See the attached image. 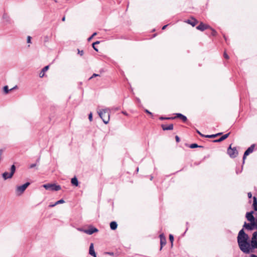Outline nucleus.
I'll list each match as a JSON object with an SVG mask.
<instances>
[{
  "instance_id": "f257e3e1",
  "label": "nucleus",
  "mask_w": 257,
  "mask_h": 257,
  "mask_svg": "<svg viewBox=\"0 0 257 257\" xmlns=\"http://www.w3.org/2000/svg\"><path fill=\"white\" fill-rule=\"evenodd\" d=\"M237 242L240 249L243 252L250 253L252 249L257 248V231L253 233L250 242L248 235L243 229L240 230L237 236Z\"/></svg>"
},
{
  "instance_id": "f03ea898",
  "label": "nucleus",
  "mask_w": 257,
  "mask_h": 257,
  "mask_svg": "<svg viewBox=\"0 0 257 257\" xmlns=\"http://www.w3.org/2000/svg\"><path fill=\"white\" fill-rule=\"evenodd\" d=\"M97 112L100 117L102 119L103 122L105 124H107L109 121V109H101L98 110Z\"/></svg>"
},
{
  "instance_id": "7ed1b4c3",
  "label": "nucleus",
  "mask_w": 257,
  "mask_h": 257,
  "mask_svg": "<svg viewBox=\"0 0 257 257\" xmlns=\"http://www.w3.org/2000/svg\"><path fill=\"white\" fill-rule=\"evenodd\" d=\"M11 172L8 173L7 172H4L2 174L3 178L4 180H7L8 179H11L13 177L15 171H16V167L14 165H13L11 167Z\"/></svg>"
},
{
  "instance_id": "20e7f679",
  "label": "nucleus",
  "mask_w": 257,
  "mask_h": 257,
  "mask_svg": "<svg viewBox=\"0 0 257 257\" xmlns=\"http://www.w3.org/2000/svg\"><path fill=\"white\" fill-rule=\"evenodd\" d=\"M46 190L58 191L61 189V186L55 184H46L43 185Z\"/></svg>"
},
{
  "instance_id": "39448f33",
  "label": "nucleus",
  "mask_w": 257,
  "mask_h": 257,
  "mask_svg": "<svg viewBox=\"0 0 257 257\" xmlns=\"http://www.w3.org/2000/svg\"><path fill=\"white\" fill-rule=\"evenodd\" d=\"M30 185V183L27 182L21 186H18L16 188V192L18 195H21L26 188Z\"/></svg>"
},
{
  "instance_id": "423d86ee",
  "label": "nucleus",
  "mask_w": 257,
  "mask_h": 257,
  "mask_svg": "<svg viewBox=\"0 0 257 257\" xmlns=\"http://www.w3.org/2000/svg\"><path fill=\"white\" fill-rule=\"evenodd\" d=\"M227 153L229 156L231 158H235L238 155V152L236 149L235 148H232L231 145L228 149Z\"/></svg>"
},
{
  "instance_id": "0eeeda50",
  "label": "nucleus",
  "mask_w": 257,
  "mask_h": 257,
  "mask_svg": "<svg viewBox=\"0 0 257 257\" xmlns=\"http://www.w3.org/2000/svg\"><path fill=\"white\" fill-rule=\"evenodd\" d=\"M254 148V145H252L245 151L243 155V160H244V159L247 156H248L249 154L253 152Z\"/></svg>"
},
{
  "instance_id": "6e6552de",
  "label": "nucleus",
  "mask_w": 257,
  "mask_h": 257,
  "mask_svg": "<svg viewBox=\"0 0 257 257\" xmlns=\"http://www.w3.org/2000/svg\"><path fill=\"white\" fill-rule=\"evenodd\" d=\"M197 29L201 31H204L205 30L207 29H209V28H210V27L208 25H206V24H203L202 23H201L199 25H198L197 27H196Z\"/></svg>"
},
{
  "instance_id": "1a4fd4ad",
  "label": "nucleus",
  "mask_w": 257,
  "mask_h": 257,
  "mask_svg": "<svg viewBox=\"0 0 257 257\" xmlns=\"http://www.w3.org/2000/svg\"><path fill=\"white\" fill-rule=\"evenodd\" d=\"M98 229L95 227H90L88 229H86L85 230H83V232L88 234H92L93 233L98 232Z\"/></svg>"
},
{
  "instance_id": "9d476101",
  "label": "nucleus",
  "mask_w": 257,
  "mask_h": 257,
  "mask_svg": "<svg viewBox=\"0 0 257 257\" xmlns=\"http://www.w3.org/2000/svg\"><path fill=\"white\" fill-rule=\"evenodd\" d=\"M253 211L247 212L246 214L247 219L250 222H253L254 221V218L253 216Z\"/></svg>"
},
{
  "instance_id": "9b49d317",
  "label": "nucleus",
  "mask_w": 257,
  "mask_h": 257,
  "mask_svg": "<svg viewBox=\"0 0 257 257\" xmlns=\"http://www.w3.org/2000/svg\"><path fill=\"white\" fill-rule=\"evenodd\" d=\"M160 244H161V249L162 248L163 245H165L166 243V238L163 233L160 235Z\"/></svg>"
},
{
  "instance_id": "f8f14e48",
  "label": "nucleus",
  "mask_w": 257,
  "mask_h": 257,
  "mask_svg": "<svg viewBox=\"0 0 257 257\" xmlns=\"http://www.w3.org/2000/svg\"><path fill=\"white\" fill-rule=\"evenodd\" d=\"M89 253L94 257H96V254L94 249L93 243H91L89 247Z\"/></svg>"
},
{
  "instance_id": "ddd939ff",
  "label": "nucleus",
  "mask_w": 257,
  "mask_h": 257,
  "mask_svg": "<svg viewBox=\"0 0 257 257\" xmlns=\"http://www.w3.org/2000/svg\"><path fill=\"white\" fill-rule=\"evenodd\" d=\"M243 226L248 230H252L255 228L253 222H250V223H245Z\"/></svg>"
},
{
  "instance_id": "4468645a",
  "label": "nucleus",
  "mask_w": 257,
  "mask_h": 257,
  "mask_svg": "<svg viewBox=\"0 0 257 257\" xmlns=\"http://www.w3.org/2000/svg\"><path fill=\"white\" fill-rule=\"evenodd\" d=\"M162 127L163 130H172L173 129V124H170L169 125L166 126L165 125H162Z\"/></svg>"
},
{
  "instance_id": "2eb2a0df",
  "label": "nucleus",
  "mask_w": 257,
  "mask_h": 257,
  "mask_svg": "<svg viewBox=\"0 0 257 257\" xmlns=\"http://www.w3.org/2000/svg\"><path fill=\"white\" fill-rule=\"evenodd\" d=\"M197 132L200 135H201V136H203V137H205L206 138H215L216 136L220 135L221 134L220 133H219V134H216V135H206V136H204L202 134H201V133L200 132H199L198 131H197Z\"/></svg>"
},
{
  "instance_id": "dca6fc26",
  "label": "nucleus",
  "mask_w": 257,
  "mask_h": 257,
  "mask_svg": "<svg viewBox=\"0 0 257 257\" xmlns=\"http://www.w3.org/2000/svg\"><path fill=\"white\" fill-rule=\"evenodd\" d=\"M187 23L194 27L197 23V21L193 18H192L191 19L188 20L187 21Z\"/></svg>"
},
{
  "instance_id": "f3484780",
  "label": "nucleus",
  "mask_w": 257,
  "mask_h": 257,
  "mask_svg": "<svg viewBox=\"0 0 257 257\" xmlns=\"http://www.w3.org/2000/svg\"><path fill=\"white\" fill-rule=\"evenodd\" d=\"M71 183L73 185L75 186H78V181L76 177H74L71 179Z\"/></svg>"
},
{
  "instance_id": "a211bd4d",
  "label": "nucleus",
  "mask_w": 257,
  "mask_h": 257,
  "mask_svg": "<svg viewBox=\"0 0 257 257\" xmlns=\"http://www.w3.org/2000/svg\"><path fill=\"white\" fill-rule=\"evenodd\" d=\"M110 227L112 230H115L117 227V224L116 222L112 221L110 223Z\"/></svg>"
},
{
  "instance_id": "6ab92c4d",
  "label": "nucleus",
  "mask_w": 257,
  "mask_h": 257,
  "mask_svg": "<svg viewBox=\"0 0 257 257\" xmlns=\"http://www.w3.org/2000/svg\"><path fill=\"white\" fill-rule=\"evenodd\" d=\"M229 134H227L223 135L220 138H219L218 140H215L214 142H219L223 141L224 140L226 139L228 137Z\"/></svg>"
},
{
  "instance_id": "aec40b11",
  "label": "nucleus",
  "mask_w": 257,
  "mask_h": 257,
  "mask_svg": "<svg viewBox=\"0 0 257 257\" xmlns=\"http://www.w3.org/2000/svg\"><path fill=\"white\" fill-rule=\"evenodd\" d=\"M176 117L180 118L183 121L187 120V117L181 113H176Z\"/></svg>"
},
{
  "instance_id": "412c9836",
  "label": "nucleus",
  "mask_w": 257,
  "mask_h": 257,
  "mask_svg": "<svg viewBox=\"0 0 257 257\" xmlns=\"http://www.w3.org/2000/svg\"><path fill=\"white\" fill-rule=\"evenodd\" d=\"M253 207L254 210L257 211V200L255 197H253Z\"/></svg>"
},
{
  "instance_id": "4be33fe9",
  "label": "nucleus",
  "mask_w": 257,
  "mask_h": 257,
  "mask_svg": "<svg viewBox=\"0 0 257 257\" xmlns=\"http://www.w3.org/2000/svg\"><path fill=\"white\" fill-rule=\"evenodd\" d=\"M169 239L171 242V245L172 246L173 244V240H174V237L172 234L169 235Z\"/></svg>"
},
{
  "instance_id": "5701e85b",
  "label": "nucleus",
  "mask_w": 257,
  "mask_h": 257,
  "mask_svg": "<svg viewBox=\"0 0 257 257\" xmlns=\"http://www.w3.org/2000/svg\"><path fill=\"white\" fill-rule=\"evenodd\" d=\"M65 202L64 200L63 199H60L58 201H57V202H55V204H62V203H64Z\"/></svg>"
},
{
  "instance_id": "b1692460",
  "label": "nucleus",
  "mask_w": 257,
  "mask_h": 257,
  "mask_svg": "<svg viewBox=\"0 0 257 257\" xmlns=\"http://www.w3.org/2000/svg\"><path fill=\"white\" fill-rule=\"evenodd\" d=\"M4 92L6 93H8L9 92V90L8 89V86H5L4 87Z\"/></svg>"
},
{
  "instance_id": "393cba45",
  "label": "nucleus",
  "mask_w": 257,
  "mask_h": 257,
  "mask_svg": "<svg viewBox=\"0 0 257 257\" xmlns=\"http://www.w3.org/2000/svg\"><path fill=\"white\" fill-rule=\"evenodd\" d=\"M210 29H211V30L212 31V33H211L212 35L213 36H215L216 35V34H217L216 31L215 30H214V29H212L211 28Z\"/></svg>"
},
{
  "instance_id": "a878e982",
  "label": "nucleus",
  "mask_w": 257,
  "mask_h": 257,
  "mask_svg": "<svg viewBox=\"0 0 257 257\" xmlns=\"http://www.w3.org/2000/svg\"><path fill=\"white\" fill-rule=\"evenodd\" d=\"M7 17H3V19L2 20V22L4 23H9V21L6 19Z\"/></svg>"
},
{
  "instance_id": "bb28decb",
  "label": "nucleus",
  "mask_w": 257,
  "mask_h": 257,
  "mask_svg": "<svg viewBox=\"0 0 257 257\" xmlns=\"http://www.w3.org/2000/svg\"><path fill=\"white\" fill-rule=\"evenodd\" d=\"M48 68H49L48 66H45V67L43 68V69L42 70V72L44 73L45 72L47 71L48 70Z\"/></svg>"
},
{
  "instance_id": "cd10ccee",
  "label": "nucleus",
  "mask_w": 257,
  "mask_h": 257,
  "mask_svg": "<svg viewBox=\"0 0 257 257\" xmlns=\"http://www.w3.org/2000/svg\"><path fill=\"white\" fill-rule=\"evenodd\" d=\"M27 42L28 43H31V37L30 36H28L27 39Z\"/></svg>"
},
{
  "instance_id": "c85d7f7f",
  "label": "nucleus",
  "mask_w": 257,
  "mask_h": 257,
  "mask_svg": "<svg viewBox=\"0 0 257 257\" xmlns=\"http://www.w3.org/2000/svg\"><path fill=\"white\" fill-rule=\"evenodd\" d=\"M89 120L91 121L92 120V113L90 112L88 116Z\"/></svg>"
},
{
  "instance_id": "c756f323",
  "label": "nucleus",
  "mask_w": 257,
  "mask_h": 257,
  "mask_svg": "<svg viewBox=\"0 0 257 257\" xmlns=\"http://www.w3.org/2000/svg\"><path fill=\"white\" fill-rule=\"evenodd\" d=\"M197 147H198V145L196 144H193L190 146L191 148H196Z\"/></svg>"
},
{
  "instance_id": "7c9ffc66",
  "label": "nucleus",
  "mask_w": 257,
  "mask_h": 257,
  "mask_svg": "<svg viewBox=\"0 0 257 257\" xmlns=\"http://www.w3.org/2000/svg\"><path fill=\"white\" fill-rule=\"evenodd\" d=\"M224 57L226 59H229V56L226 53V52L224 53Z\"/></svg>"
},
{
  "instance_id": "2f4dec72",
  "label": "nucleus",
  "mask_w": 257,
  "mask_h": 257,
  "mask_svg": "<svg viewBox=\"0 0 257 257\" xmlns=\"http://www.w3.org/2000/svg\"><path fill=\"white\" fill-rule=\"evenodd\" d=\"M3 150L1 149L0 150V161L2 159V155H3Z\"/></svg>"
},
{
  "instance_id": "473e14b6",
  "label": "nucleus",
  "mask_w": 257,
  "mask_h": 257,
  "mask_svg": "<svg viewBox=\"0 0 257 257\" xmlns=\"http://www.w3.org/2000/svg\"><path fill=\"white\" fill-rule=\"evenodd\" d=\"M92 47L95 51H98V49L95 47V43L92 44Z\"/></svg>"
},
{
  "instance_id": "72a5a7b5",
  "label": "nucleus",
  "mask_w": 257,
  "mask_h": 257,
  "mask_svg": "<svg viewBox=\"0 0 257 257\" xmlns=\"http://www.w3.org/2000/svg\"><path fill=\"white\" fill-rule=\"evenodd\" d=\"M57 204H55V203L54 204H50L49 205V207H54L55 206H56Z\"/></svg>"
},
{
  "instance_id": "f704fd0d",
  "label": "nucleus",
  "mask_w": 257,
  "mask_h": 257,
  "mask_svg": "<svg viewBox=\"0 0 257 257\" xmlns=\"http://www.w3.org/2000/svg\"><path fill=\"white\" fill-rule=\"evenodd\" d=\"M36 166L35 164H33L30 165V168H32L33 167H35Z\"/></svg>"
},
{
  "instance_id": "c9c22d12",
  "label": "nucleus",
  "mask_w": 257,
  "mask_h": 257,
  "mask_svg": "<svg viewBox=\"0 0 257 257\" xmlns=\"http://www.w3.org/2000/svg\"><path fill=\"white\" fill-rule=\"evenodd\" d=\"M247 195L248 198H251L252 196L251 193L250 192L248 193Z\"/></svg>"
},
{
  "instance_id": "e433bc0d",
  "label": "nucleus",
  "mask_w": 257,
  "mask_h": 257,
  "mask_svg": "<svg viewBox=\"0 0 257 257\" xmlns=\"http://www.w3.org/2000/svg\"><path fill=\"white\" fill-rule=\"evenodd\" d=\"M145 111H146L147 113H148V114H149L152 115V113H151V112H150L148 110L146 109V110H145Z\"/></svg>"
},
{
  "instance_id": "4c0bfd02",
  "label": "nucleus",
  "mask_w": 257,
  "mask_h": 257,
  "mask_svg": "<svg viewBox=\"0 0 257 257\" xmlns=\"http://www.w3.org/2000/svg\"><path fill=\"white\" fill-rule=\"evenodd\" d=\"M77 229H78L79 231H82V232H83V230H86V229H82V228H77Z\"/></svg>"
},
{
  "instance_id": "58836bf2",
  "label": "nucleus",
  "mask_w": 257,
  "mask_h": 257,
  "mask_svg": "<svg viewBox=\"0 0 257 257\" xmlns=\"http://www.w3.org/2000/svg\"><path fill=\"white\" fill-rule=\"evenodd\" d=\"M98 76V75H97V74H93V75L90 77V79H91V78H93V77H95V76Z\"/></svg>"
},
{
  "instance_id": "ea45409f",
  "label": "nucleus",
  "mask_w": 257,
  "mask_h": 257,
  "mask_svg": "<svg viewBox=\"0 0 257 257\" xmlns=\"http://www.w3.org/2000/svg\"><path fill=\"white\" fill-rule=\"evenodd\" d=\"M176 140L177 142L179 141V138L178 136H176Z\"/></svg>"
},
{
  "instance_id": "a19ab883",
  "label": "nucleus",
  "mask_w": 257,
  "mask_h": 257,
  "mask_svg": "<svg viewBox=\"0 0 257 257\" xmlns=\"http://www.w3.org/2000/svg\"><path fill=\"white\" fill-rule=\"evenodd\" d=\"M167 26L168 25H165L163 27L162 29L165 30Z\"/></svg>"
},
{
  "instance_id": "79ce46f5",
  "label": "nucleus",
  "mask_w": 257,
  "mask_h": 257,
  "mask_svg": "<svg viewBox=\"0 0 257 257\" xmlns=\"http://www.w3.org/2000/svg\"><path fill=\"white\" fill-rule=\"evenodd\" d=\"M97 33H94L91 36L92 37H93L94 36H95V35H96Z\"/></svg>"
},
{
  "instance_id": "37998d69",
  "label": "nucleus",
  "mask_w": 257,
  "mask_h": 257,
  "mask_svg": "<svg viewBox=\"0 0 257 257\" xmlns=\"http://www.w3.org/2000/svg\"><path fill=\"white\" fill-rule=\"evenodd\" d=\"M93 37H92L91 36L90 37H89L88 39V41H90L92 39Z\"/></svg>"
},
{
  "instance_id": "c03bdc74",
  "label": "nucleus",
  "mask_w": 257,
  "mask_h": 257,
  "mask_svg": "<svg viewBox=\"0 0 257 257\" xmlns=\"http://www.w3.org/2000/svg\"><path fill=\"white\" fill-rule=\"evenodd\" d=\"M99 43H100V42H99V41H96V42H94V43H95V44H99Z\"/></svg>"
},
{
  "instance_id": "a18cd8bd",
  "label": "nucleus",
  "mask_w": 257,
  "mask_h": 257,
  "mask_svg": "<svg viewBox=\"0 0 257 257\" xmlns=\"http://www.w3.org/2000/svg\"><path fill=\"white\" fill-rule=\"evenodd\" d=\"M122 113H123V114H124V115H127V113L126 112H124V111H123V112H122Z\"/></svg>"
},
{
  "instance_id": "49530a36",
  "label": "nucleus",
  "mask_w": 257,
  "mask_h": 257,
  "mask_svg": "<svg viewBox=\"0 0 257 257\" xmlns=\"http://www.w3.org/2000/svg\"><path fill=\"white\" fill-rule=\"evenodd\" d=\"M160 119H169V118H164V117H161L160 118Z\"/></svg>"
},
{
  "instance_id": "de8ad7c7",
  "label": "nucleus",
  "mask_w": 257,
  "mask_h": 257,
  "mask_svg": "<svg viewBox=\"0 0 257 257\" xmlns=\"http://www.w3.org/2000/svg\"><path fill=\"white\" fill-rule=\"evenodd\" d=\"M250 257H257V256L253 254V255H251Z\"/></svg>"
},
{
  "instance_id": "09e8293b",
  "label": "nucleus",
  "mask_w": 257,
  "mask_h": 257,
  "mask_svg": "<svg viewBox=\"0 0 257 257\" xmlns=\"http://www.w3.org/2000/svg\"><path fill=\"white\" fill-rule=\"evenodd\" d=\"M65 17H63L62 21H65Z\"/></svg>"
},
{
  "instance_id": "8fccbe9b",
  "label": "nucleus",
  "mask_w": 257,
  "mask_h": 257,
  "mask_svg": "<svg viewBox=\"0 0 257 257\" xmlns=\"http://www.w3.org/2000/svg\"><path fill=\"white\" fill-rule=\"evenodd\" d=\"M44 73H41V75H40V77H43V76H44Z\"/></svg>"
},
{
  "instance_id": "3c124183",
  "label": "nucleus",
  "mask_w": 257,
  "mask_h": 257,
  "mask_svg": "<svg viewBox=\"0 0 257 257\" xmlns=\"http://www.w3.org/2000/svg\"><path fill=\"white\" fill-rule=\"evenodd\" d=\"M81 55H82L83 54V51H81V52H79Z\"/></svg>"
},
{
  "instance_id": "603ef678",
  "label": "nucleus",
  "mask_w": 257,
  "mask_h": 257,
  "mask_svg": "<svg viewBox=\"0 0 257 257\" xmlns=\"http://www.w3.org/2000/svg\"><path fill=\"white\" fill-rule=\"evenodd\" d=\"M55 3H57V1L56 0H54Z\"/></svg>"
}]
</instances>
